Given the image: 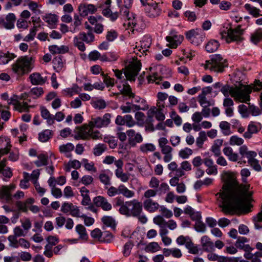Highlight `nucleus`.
Wrapping results in <instances>:
<instances>
[{
	"label": "nucleus",
	"instance_id": "f257e3e1",
	"mask_svg": "<svg viewBox=\"0 0 262 262\" xmlns=\"http://www.w3.org/2000/svg\"><path fill=\"white\" fill-rule=\"evenodd\" d=\"M224 183L222 190L216 193L219 195V206L225 213L233 212L237 209L244 208L252 200V191H249L250 185H239L236 173L224 171L221 175Z\"/></svg>",
	"mask_w": 262,
	"mask_h": 262
},
{
	"label": "nucleus",
	"instance_id": "774afa93",
	"mask_svg": "<svg viewBox=\"0 0 262 262\" xmlns=\"http://www.w3.org/2000/svg\"><path fill=\"white\" fill-rule=\"evenodd\" d=\"M262 39V31L260 30H257L251 36V40L252 42L256 44L258 42Z\"/></svg>",
	"mask_w": 262,
	"mask_h": 262
},
{
	"label": "nucleus",
	"instance_id": "a878e982",
	"mask_svg": "<svg viewBox=\"0 0 262 262\" xmlns=\"http://www.w3.org/2000/svg\"><path fill=\"white\" fill-rule=\"evenodd\" d=\"M31 83L33 85H42L47 81L46 77H43L39 73H33L29 76Z\"/></svg>",
	"mask_w": 262,
	"mask_h": 262
},
{
	"label": "nucleus",
	"instance_id": "de8ad7c7",
	"mask_svg": "<svg viewBox=\"0 0 262 262\" xmlns=\"http://www.w3.org/2000/svg\"><path fill=\"white\" fill-rule=\"evenodd\" d=\"M244 142L243 138L239 137L237 135L232 136L229 140V143L231 146H242Z\"/></svg>",
	"mask_w": 262,
	"mask_h": 262
},
{
	"label": "nucleus",
	"instance_id": "473e14b6",
	"mask_svg": "<svg viewBox=\"0 0 262 262\" xmlns=\"http://www.w3.org/2000/svg\"><path fill=\"white\" fill-rule=\"evenodd\" d=\"M150 45V38L148 37H144L141 43V48L138 50H137V49L136 50V49H134L135 50L134 52L137 54H139V53L137 52V51L141 52V53H142V52H144L147 50V49L149 48Z\"/></svg>",
	"mask_w": 262,
	"mask_h": 262
},
{
	"label": "nucleus",
	"instance_id": "7c9ffc66",
	"mask_svg": "<svg viewBox=\"0 0 262 262\" xmlns=\"http://www.w3.org/2000/svg\"><path fill=\"white\" fill-rule=\"evenodd\" d=\"M166 39L167 42H169L168 46L170 48H176L177 47V42L179 41V37L175 31H171L170 36H167Z\"/></svg>",
	"mask_w": 262,
	"mask_h": 262
},
{
	"label": "nucleus",
	"instance_id": "69168bd1",
	"mask_svg": "<svg viewBox=\"0 0 262 262\" xmlns=\"http://www.w3.org/2000/svg\"><path fill=\"white\" fill-rule=\"evenodd\" d=\"M124 119L125 125L128 127H132L137 124L130 115H125Z\"/></svg>",
	"mask_w": 262,
	"mask_h": 262
},
{
	"label": "nucleus",
	"instance_id": "5fc2aeb1",
	"mask_svg": "<svg viewBox=\"0 0 262 262\" xmlns=\"http://www.w3.org/2000/svg\"><path fill=\"white\" fill-rule=\"evenodd\" d=\"M52 133L51 130L46 129L39 134V140L43 142H47L52 137Z\"/></svg>",
	"mask_w": 262,
	"mask_h": 262
},
{
	"label": "nucleus",
	"instance_id": "c03bdc74",
	"mask_svg": "<svg viewBox=\"0 0 262 262\" xmlns=\"http://www.w3.org/2000/svg\"><path fill=\"white\" fill-rule=\"evenodd\" d=\"M252 221L256 229H262V211L253 217Z\"/></svg>",
	"mask_w": 262,
	"mask_h": 262
},
{
	"label": "nucleus",
	"instance_id": "09e8293b",
	"mask_svg": "<svg viewBox=\"0 0 262 262\" xmlns=\"http://www.w3.org/2000/svg\"><path fill=\"white\" fill-rule=\"evenodd\" d=\"M206 134L204 131H201L199 134V136L196 140V145L199 148H202L204 142L207 140Z\"/></svg>",
	"mask_w": 262,
	"mask_h": 262
},
{
	"label": "nucleus",
	"instance_id": "cd10ccee",
	"mask_svg": "<svg viewBox=\"0 0 262 262\" xmlns=\"http://www.w3.org/2000/svg\"><path fill=\"white\" fill-rule=\"evenodd\" d=\"M238 151L241 156L245 157L248 160L255 157L257 155L255 151L249 150L247 146L246 145H242L240 146Z\"/></svg>",
	"mask_w": 262,
	"mask_h": 262
},
{
	"label": "nucleus",
	"instance_id": "bb28decb",
	"mask_svg": "<svg viewBox=\"0 0 262 262\" xmlns=\"http://www.w3.org/2000/svg\"><path fill=\"white\" fill-rule=\"evenodd\" d=\"M143 205L145 209L149 212H154L158 209L159 207V204L152 199L144 201Z\"/></svg>",
	"mask_w": 262,
	"mask_h": 262
},
{
	"label": "nucleus",
	"instance_id": "7ed1b4c3",
	"mask_svg": "<svg viewBox=\"0 0 262 262\" xmlns=\"http://www.w3.org/2000/svg\"><path fill=\"white\" fill-rule=\"evenodd\" d=\"M252 89L255 91H258L262 89V82L259 80H255L252 85L240 84L239 86H236L234 92L232 94V97L236 101L247 103L250 101L249 94Z\"/></svg>",
	"mask_w": 262,
	"mask_h": 262
},
{
	"label": "nucleus",
	"instance_id": "79ce46f5",
	"mask_svg": "<svg viewBox=\"0 0 262 262\" xmlns=\"http://www.w3.org/2000/svg\"><path fill=\"white\" fill-rule=\"evenodd\" d=\"M222 134L224 136H229L231 134L232 132L230 129V124L227 121H221L219 124Z\"/></svg>",
	"mask_w": 262,
	"mask_h": 262
},
{
	"label": "nucleus",
	"instance_id": "c756f323",
	"mask_svg": "<svg viewBox=\"0 0 262 262\" xmlns=\"http://www.w3.org/2000/svg\"><path fill=\"white\" fill-rule=\"evenodd\" d=\"M82 163L77 160H70L64 164V169L67 172H70L71 168L77 169L81 167Z\"/></svg>",
	"mask_w": 262,
	"mask_h": 262
},
{
	"label": "nucleus",
	"instance_id": "603ef678",
	"mask_svg": "<svg viewBox=\"0 0 262 262\" xmlns=\"http://www.w3.org/2000/svg\"><path fill=\"white\" fill-rule=\"evenodd\" d=\"M140 150L144 154H147L148 152H152L155 150V146L151 143H145L140 145L139 147Z\"/></svg>",
	"mask_w": 262,
	"mask_h": 262
},
{
	"label": "nucleus",
	"instance_id": "5701e85b",
	"mask_svg": "<svg viewBox=\"0 0 262 262\" xmlns=\"http://www.w3.org/2000/svg\"><path fill=\"white\" fill-rule=\"evenodd\" d=\"M261 128H259L254 122H251L247 127V129L243 135L245 139H251L253 134L257 133Z\"/></svg>",
	"mask_w": 262,
	"mask_h": 262
},
{
	"label": "nucleus",
	"instance_id": "58836bf2",
	"mask_svg": "<svg viewBox=\"0 0 262 262\" xmlns=\"http://www.w3.org/2000/svg\"><path fill=\"white\" fill-rule=\"evenodd\" d=\"M220 46V43L216 40H210L209 41L205 46L207 52L212 53L216 51Z\"/></svg>",
	"mask_w": 262,
	"mask_h": 262
},
{
	"label": "nucleus",
	"instance_id": "39448f33",
	"mask_svg": "<svg viewBox=\"0 0 262 262\" xmlns=\"http://www.w3.org/2000/svg\"><path fill=\"white\" fill-rule=\"evenodd\" d=\"M202 66L206 70H209L214 72H222L225 67L227 66L226 60L220 54L212 55L210 59L206 60L205 63Z\"/></svg>",
	"mask_w": 262,
	"mask_h": 262
},
{
	"label": "nucleus",
	"instance_id": "f704fd0d",
	"mask_svg": "<svg viewBox=\"0 0 262 262\" xmlns=\"http://www.w3.org/2000/svg\"><path fill=\"white\" fill-rule=\"evenodd\" d=\"M80 192L83 199L81 201V204L83 206L89 205L91 202L89 196V190L85 187H82L80 190Z\"/></svg>",
	"mask_w": 262,
	"mask_h": 262
},
{
	"label": "nucleus",
	"instance_id": "ea45409f",
	"mask_svg": "<svg viewBox=\"0 0 262 262\" xmlns=\"http://www.w3.org/2000/svg\"><path fill=\"white\" fill-rule=\"evenodd\" d=\"M119 190L120 191V194H122L127 198H131L135 195V192L129 190L124 185H120L119 186Z\"/></svg>",
	"mask_w": 262,
	"mask_h": 262
},
{
	"label": "nucleus",
	"instance_id": "e2e57ef3",
	"mask_svg": "<svg viewBox=\"0 0 262 262\" xmlns=\"http://www.w3.org/2000/svg\"><path fill=\"white\" fill-rule=\"evenodd\" d=\"M101 220L103 223L107 226L113 228L115 227V221L112 216H104L102 218Z\"/></svg>",
	"mask_w": 262,
	"mask_h": 262
},
{
	"label": "nucleus",
	"instance_id": "e433bc0d",
	"mask_svg": "<svg viewBox=\"0 0 262 262\" xmlns=\"http://www.w3.org/2000/svg\"><path fill=\"white\" fill-rule=\"evenodd\" d=\"M75 230L79 235V238L83 241H86L88 238V235L86 228L81 224H78L75 227Z\"/></svg>",
	"mask_w": 262,
	"mask_h": 262
},
{
	"label": "nucleus",
	"instance_id": "1a4fd4ad",
	"mask_svg": "<svg viewBox=\"0 0 262 262\" xmlns=\"http://www.w3.org/2000/svg\"><path fill=\"white\" fill-rule=\"evenodd\" d=\"M186 38L192 44L198 46L201 44L205 38L204 33L199 29H192L185 33Z\"/></svg>",
	"mask_w": 262,
	"mask_h": 262
},
{
	"label": "nucleus",
	"instance_id": "2eb2a0df",
	"mask_svg": "<svg viewBox=\"0 0 262 262\" xmlns=\"http://www.w3.org/2000/svg\"><path fill=\"white\" fill-rule=\"evenodd\" d=\"M94 203L97 206L100 207L105 211H110L112 209V206L107 200L102 196L95 197L93 199Z\"/></svg>",
	"mask_w": 262,
	"mask_h": 262
},
{
	"label": "nucleus",
	"instance_id": "338daca9",
	"mask_svg": "<svg viewBox=\"0 0 262 262\" xmlns=\"http://www.w3.org/2000/svg\"><path fill=\"white\" fill-rule=\"evenodd\" d=\"M81 90V89L77 85L74 84L72 87L65 89L64 91L70 96H72L74 94H79Z\"/></svg>",
	"mask_w": 262,
	"mask_h": 262
},
{
	"label": "nucleus",
	"instance_id": "6e6d98bb",
	"mask_svg": "<svg viewBox=\"0 0 262 262\" xmlns=\"http://www.w3.org/2000/svg\"><path fill=\"white\" fill-rule=\"evenodd\" d=\"M198 101L203 107H208L213 105V102L208 100L204 95H199Z\"/></svg>",
	"mask_w": 262,
	"mask_h": 262
},
{
	"label": "nucleus",
	"instance_id": "13d9d810",
	"mask_svg": "<svg viewBox=\"0 0 262 262\" xmlns=\"http://www.w3.org/2000/svg\"><path fill=\"white\" fill-rule=\"evenodd\" d=\"M81 163L86 170L93 171L94 172H96L97 169L94 166V164L93 162H89L88 159H83L82 160Z\"/></svg>",
	"mask_w": 262,
	"mask_h": 262
},
{
	"label": "nucleus",
	"instance_id": "680f3d73",
	"mask_svg": "<svg viewBox=\"0 0 262 262\" xmlns=\"http://www.w3.org/2000/svg\"><path fill=\"white\" fill-rule=\"evenodd\" d=\"M93 106L96 109H103L106 107V103L105 101L101 99H97L93 101L92 103Z\"/></svg>",
	"mask_w": 262,
	"mask_h": 262
},
{
	"label": "nucleus",
	"instance_id": "8fccbe9b",
	"mask_svg": "<svg viewBox=\"0 0 262 262\" xmlns=\"http://www.w3.org/2000/svg\"><path fill=\"white\" fill-rule=\"evenodd\" d=\"M78 37L87 43L91 42L94 39V35L92 32H89L87 34L83 32L81 33Z\"/></svg>",
	"mask_w": 262,
	"mask_h": 262
},
{
	"label": "nucleus",
	"instance_id": "0e129e2a",
	"mask_svg": "<svg viewBox=\"0 0 262 262\" xmlns=\"http://www.w3.org/2000/svg\"><path fill=\"white\" fill-rule=\"evenodd\" d=\"M160 249V247L157 242H151L146 247L145 250L148 252H156Z\"/></svg>",
	"mask_w": 262,
	"mask_h": 262
},
{
	"label": "nucleus",
	"instance_id": "4c0bfd02",
	"mask_svg": "<svg viewBox=\"0 0 262 262\" xmlns=\"http://www.w3.org/2000/svg\"><path fill=\"white\" fill-rule=\"evenodd\" d=\"M42 19L51 27H53L57 22L58 17L54 14H47L43 16Z\"/></svg>",
	"mask_w": 262,
	"mask_h": 262
},
{
	"label": "nucleus",
	"instance_id": "bf43d9fd",
	"mask_svg": "<svg viewBox=\"0 0 262 262\" xmlns=\"http://www.w3.org/2000/svg\"><path fill=\"white\" fill-rule=\"evenodd\" d=\"M158 102L157 106L158 107H164V101L166 100L168 97V95L165 93L159 92L157 94Z\"/></svg>",
	"mask_w": 262,
	"mask_h": 262
},
{
	"label": "nucleus",
	"instance_id": "37998d69",
	"mask_svg": "<svg viewBox=\"0 0 262 262\" xmlns=\"http://www.w3.org/2000/svg\"><path fill=\"white\" fill-rule=\"evenodd\" d=\"M244 7L248 13L253 17H257L260 15L259 14L260 12V10L255 7H254L249 4H246L245 5Z\"/></svg>",
	"mask_w": 262,
	"mask_h": 262
},
{
	"label": "nucleus",
	"instance_id": "aec40b11",
	"mask_svg": "<svg viewBox=\"0 0 262 262\" xmlns=\"http://www.w3.org/2000/svg\"><path fill=\"white\" fill-rule=\"evenodd\" d=\"M122 113L124 114L130 113L131 112H135L142 110L139 105L133 103V101L131 102H127L124 105H122L120 107Z\"/></svg>",
	"mask_w": 262,
	"mask_h": 262
},
{
	"label": "nucleus",
	"instance_id": "f03ea898",
	"mask_svg": "<svg viewBox=\"0 0 262 262\" xmlns=\"http://www.w3.org/2000/svg\"><path fill=\"white\" fill-rule=\"evenodd\" d=\"M102 128L99 120V117H93L89 121L88 124L82 125L78 129L76 139L82 140H99L102 138V135L98 130H94V128Z\"/></svg>",
	"mask_w": 262,
	"mask_h": 262
},
{
	"label": "nucleus",
	"instance_id": "b1692460",
	"mask_svg": "<svg viewBox=\"0 0 262 262\" xmlns=\"http://www.w3.org/2000/svg\"><path fill=\"white\" fill-rule=\"evenodd\" d=\"M74 145L71 143H68L60 145L59 150L61 154L64 155L67 158L72 157V151L74 150Z\"/></svg>",
	"mask_w": 262,
	"mask_h": 262
},
{
	"label": "nucleus",
	"instance_id": "2f4dec72",
	"mask_svg": "<svg viewBox=\"0 0 262 262\" xmlns=\"http://www.w3.org/2000/svg\"><path fill=\"white\" fill-rule=\"evenodd\" d=\"M223 140L217 139L214 141L213 144L211 147V151L214 154V156H219L221 155V147L223 144Z\"/></svg>",
	"mask_w": 262,
	"mask_h": 262
},
{
	"label": "nucleus",
	"instance_id": "423d86ee",
	"mask_svg": "<svg viewBox=\"0 0 262 262\" xmlns=\"http://www.w3.org/2000/svg\"><path fill=\"white\" fill-rule=\"evenodd\" d=\"M133 0H124V7L122 8L120 10L121 15L124 16L127 20L126 22L124 24L125 26L127 25L131 28L136 27L138 25V20L136 17V15L134 13H130L128 8H130L132 5Z\"/></svg>",
	"mask_w": 262,
	"mask_h": 262
},
{
	"label": "nucleus",
	"instance_id": "4be33fe9",
	"mask_svg": "<svg viewBox=\"0 0 262 262\" xmlns=\"http://www.w3.org/2000/svg\"><path fill=\"white\" fill-rule=\"evenodd\" d=\"M134 93L132 92L131 87L128 84H123L122 88L120 90V92L115 94L118 97L121 95L124 99H130L134 97Z\"/></svg>",
	"mask_w": 262,
	"mask_h": 262
},
{
	"label": "nucleus",
	"instance_id": "72a5a7b5",
	"mask_svg": "<svg viewBox=\"0 0 262 262\" xmlns=\"http://www.w3.org/2000/svg\"><path fill=\"white\" fill-rule=\"evenodd\" d=\"M49 51L52 54H64L69 51V48L63 45L60 46L52 45L49 47Z\"/></svg>",
	"mask_w": 262,
	"mask_h": 262
},
{
	"label": "nucleus",
	"instance_id": "4468645a",
	"mask_svg": "<svg viewBox=\"0 0 262 262\" xmlns=\"http://www.w3.org/2000/svg\"><path fill=\"white\" fill-rule=\"evenodd\" d=\"M8 239L9 242V246L14 248H17L19 246H20L22 248L28 249L30 247V243L23 238L17 239L13 236H8Z\"/></svg>",
	"mask_w": 262,
	"mask_h": 262
},
{
	"label": "nucleus",
	"instance_id": "a19ab883",
	"mask_svg": "<svg viewBox=\"0 0 262 262\" xmlns=\"http://www.w3.org/2000/svg\"><path fill=\"white\" fill-rule=\"evenodd\" d=\"M184 212L188 214L192 220H198L201 219V215L199 212H195L193 209L190 206H187L184 210Z\"/></svg>",
	"mask_w": 262,
	"mask_h": 262
},
{
	"label": "nucleus",
	"instance_id": "20e7f679",
	"mask_svg": "<svg viewBox=\"0 0 262 262\" xmlns=\"http://www.w3.org/2000/svg\"><path fill=\"white\" fill-rule=\"evenodd\" d=\"M34 59L32 57L24 56L18 58L11 65L13 72L19 76L30 73L34 67Z\"/></svg>",
	"mask_w": 262,
	"mask_h": 262
},
{
	"label": "nucleus",
	"instance_id": "6e6552de",
	"mask_svg": "<svg viewBox=\"0 0 262 262\" xmlns=\"http://www.w3.org/2000/svg\"><path fill=\"white\" fill-rule=\"evenodd\" d=\"M243 31V30L241 29V27L238 26L235 29H229L227 32L221 33V37L223 39H225L227 43H230L232 41L239 42L244 39V38L242 37Z\"/></svg>",
	"mask_w": 262,
	"mask_h": 262
},
{
	"label": "nucleus",
	"instance_id": "f8f14e48",
	"mask_svg": "<svg viewBox=\"0 0 262 262\" xmlns=\"http://www.w3.org/2000/svg\"><path fill=\"white\" fill-rule=\"evenodd\" d=\"M15 184H11L9 185H3L0 188V199L7 203L12 200V192L15 189Z\"/></svg>",
	"mask_w": 262,
	"mask_h": 262
},
{
	"label": "nucleus",
	"instance_id": "f3484780",
	"mask_svg": "<svg viewBox=\"0 0 262 262\" xmlns=\"http://www.w3.org/2000/svg\"><path fill=\"white\" fill-rule=\"evenodd\" d=\"M78 10L80 15L84 17L94 13L97 11V8L93 4H81L78 7Z\"/></svg>",
	"mask_w": 262,
	"mask_h": 262
},
{
	"label": "nucleus",
	"instance_id": "c85d7f7f",
	"mask_svg": "<svg viewBox=\"0 0 262 262\" xmlns=\"http://www.w3.org/2000/svg\"><path fill=\"white\" fill-rule=\"evenodd\" d=\"M248 240L246 237H239L236 241L235 245L236 247L242 249L245 251H251L253 249L248 244H246Z\"/></svg>",
	"mask_w": 262,
	"mask_h": 262
},
{
	"label": "nucleus",
	"instance_id": "4d7b16f0",
	"mask_svg": "<svg viewBox=\"0 0 262 262\" xmlns=\"http://www.w3.org/2000/svg\"><path fill=\"white\" fill-rule=\"evenodd\" d=\"M106 146L104 144H97L93 149V154L95 156H99L106 150Z\"/></svg>",
	"mask_w": 262,
	"mask_h": 262
},
{
	"label": "nucleus",
	"instance_id": "412c9836",
	"mask_svg": "<svg viewBox=\"0 0 262 262\" xmlns=\"http://www.w3.org/2000/svg\"><path fill=\"white\" fill-rule=\"evenodd\" d=\"M224 155L226 156L230 161L236 162L239 159L238 154L235 152L230 146H226L223 149Z\"/></svg>",
	"mask_w": 262,
	"mask_h": 262
},
{
	"label": "nucleus",
	"instance_id": "ddd939ff",
	"mask_svg": "<svg viewBox=\"0 0 262 262\" xmlns=\"http://www.w3.org/2000/svg\"><path fill=\"white\" fill-rule=\"evenodd\" d=\"M129 144L132 146H135L137 143H141L143 138L139 133H137L134 129H130L126 131Z\"/></svg>",
	"mask_w": 262,
	"mask_h": 262
},
{
	"label": "nucleus",
	"instance_id": "a211bd4d",
	"mask_svg": "<svg viewBox=\"0 0 262 262\" xmlns=\"http://www.w3.org/2000/svg\"><path fill=\"white\" fill-rule=\"evenodd\" d=\"M185 245L189 250V252L193 254L199 253V248L192 242L191 239L188 236H181V245Z\"/></svg>",
	"mask_w": 262,
	"mask_h": 262
},
{
	"label": "nucleus",
	"instance_id": "49530a36",
	"mask_svg": "<svg viewBox=\"0 0 262 262\" xmlns=\"http://www.w3.org/2000/svg\"><path fill=\"white\" fill-rule=\"evenodd\" d=\"M115 175L122 182H126L129 178V174L123 172L122 169H117L115 170Z\"/></svg>",
	"mask_w": 262,
	"mask_h": 262
},
{
	"label": "nucleus",
	"instance_id": "052dcab7",
	"mask_svg": "<svg viewBox=\"0 0 262 262\" xmlns=\"http://www.w3.org/2000/svg\"><path fill=\"white\" fill-rule=\"evenodd\" d=\"M235 87L230 86L228 84L223 86L221 89V91L226 97H228L229 95L232 96V94L234 91Z\"/></svg>",
	"mask_w": 262,
	"mask_h": 262
},
{
	"label": "nucleus",
	"instance_id": "0eeeda50",
	"mask_svg": "<svg viewBox=\"0 0 262 262\" xmlns=\"http://www.w3.org/2000/svg\"><path fill=\"white\" fill-rule=\"evenodd\" d=\"M142 204L138 200L134 199L126 202L125 210L124 209L122 215L126 216H137L142 212Z\"/></svg>",
	"mask_w": 262,
	"mask_h": 262
},
{
	"label": "nucleus",
	"instance_id": "3c124183",
	"mask_svg": "<svg viewBox=\"0 0 262 262\" xmlns=\"http://www.w3.org/2000/svg\"><path fill=\"white\" fill-rule=\"evenodd\" d=\"M114 206L115 207H120L118 211L122 214L124 210H125L126 202H124L123 200L121 197H117L115 199Z\"/></svg>",
	"mask_w": 262,
	"mask_h": 262
},
{
	"label": "nucleus",
	"instance_id": "c9c22d12",
	"mask_svg": "<svg viewBox=\"0 0 262 262\" xmlns=\"http://www.w3.org/2000/svg\"><path fill=\"white\" fill-rule=\"evenodd\" d=\"M15 57L16 55L13 53H5L0 51V64H6Z\"/></svg>",
	"mask_w": 262,
	"mask_h": 262
},
{
	"label": "nucleus",
	"instance_id": "864d4df0",
	"mask_svg": "<svg viewBox=\"0 0 262 262\" xmlns=\"http://www.w3.org/2000/svg\"><path fill=\"white\" fill-rule=\"evenodd\" d=\"M111 115L109 113L105 114L102 117H99L100 123L102 127H107L111 123Z\"/></svg>",
	"mask_w": 262,
	"mask_h": 262
},
{
	"label": "nucleus",
	"instance_id": "9b49d317",
	"mask_svg": "<svg viewBox=\"0 0 262 262\" xmlns=\"http://www.w3.org/2000/svg\"><path fill=\"white\" fill-rule=\"evenodd\" d=\"M141 67V63L140 61H136L128 66L124 72L126 78L129 80H134Z\"/></svg>",
	"mask_w": 262,
	"mask_h": 262
},
{
	"label": "nucleus",
	"instance_id": "393cba45",
	"mask_svg": "<svg viewBox=\"0 0 262 262\" xmlns=\"http://www.w3.org/2000/svg\"><path fill=\"white\" fill-rule=\"evenodd\" d=\"M201 243L204 251L211 252L214 250V244L208 236L206 235L202 236L201 239Z\"/></svg>",
	"mask_w": 262,
	"mask_h": 262
},
{
	"label": "nucleus",
	"instance_id": "9d476101",
	"mask_svg": "<svg viewBox=\"0 0 262 262\" xmlns=\"http://www.w3.org/2000/svg\"><path fill=\"white\" fill-rule=\"evenodd\" d=\"M9 103L14 106V109L20 113L26 112L29 111L31 107L33 106L27 104V102H21L19 100V97L16 95H13L9 100Z\"/></svg>",
	"mask_w": 262,
	"mask_h": 262
},
{
	"label": "nucleus",
	"instance_id": "a18cd8bd",
	"mask_svg": "<svg viewBox=\"0 0 262 262\" xmlns=\"http://www.w3.org/2000/svg\"><path fill=\"white\" fill-rule=\"evenodd\" d=\"M38 159L34 162L37 167H40L48 164V156L45 154H40L37 156Z\"/></svg>",
	"mask_w": 262,
	"mask_h": 262
},
{
	"label": "nucleus",
	"instance_id": "dca6fc26",
	"mask_svg": "<svg viewBox=\"0 0 262 262\" xmlns=\"http://www.w3.org/2000/svg\"><path fill=\"white\" fill-rule=\"evenodd\" d=\"M145 11L148 16L152 18L159 16L161 12V9L156 3L147 4Z\"/></svg>",
	"mask_w": 262,
	"mask_h": 262
},
{
	"label": "nucleus",
	"instance_id": "6ab92c4d",
	"mask_svg": "<svg viewBox=\"0 0 262 262\" xmlns=\"http://www.w3.org/2000/svg\"><path fill=\"white\" fill-rule=\"evenodd\" d=\"M16 17L13 13H9L6 17L5 20L1 19L0 27H3L6 29H12L14 27Z\"/></svg>",
	"mask_w": 262,
	"mask_h": 262
}]
</instances>
